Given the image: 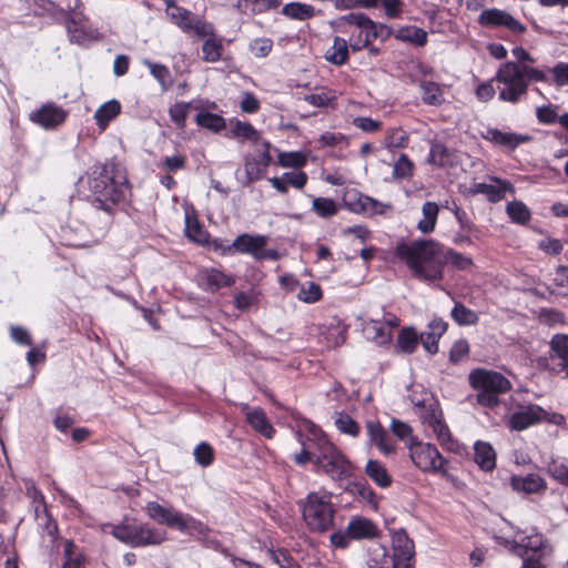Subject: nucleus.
I'll list each match as a JSON object with an SVG mask.
<instances>
[{
    "label": "nucleus",
    "mask_w": 568,
    "mask_h": 568,
    "mask_svg": "<svg viewBox=\"0 0 568 568\" xmlns=\"http://www.w3.org/2000/svg\"><path fill=\"white\" fill-rule=\"evenodd\" d=\"M395 255L405 262L419 280L433 282L443 276L444 247L433 240L398 243Z\"/></svg>",
    "instance_id": "f257e3e1"
},
{
    "label": "nucleus",
    "mask_w": 568,
    "mask_h": 568,
    "mask_svg": "<svg viewBox=\"0 0 568 568\" xmlns=\"http://www.w3.org/2000/svg\"><path fill=\"white\" fill-rule=\"evenodd\" d=\"M494 80L499 99L515 104L527 95L530 82H545L547 75L540 69L508 61L499 67Z\"/></svg>",
    "instance_id": "f03ea898"
},
{
    "label": "nucleus",
    "mask_w": 568,
    "mask_h": 568,
    "mask_svg": "<svg viewBox=\"0 0 568 568\" xmlns=\"http://www.w3.org/2000/svg\"><path fill=\"white\" fill-rule=\"evenodd\" d=\"M88 186L101 207L108 212L111 205L122 202L129 191L126 174L115 163H105L94 169L88 178Z\"/></svg>",
    "instance_id": "7ed1b4c3"
},
{
    "label": "nucleus",
    "mask_w": 568,
    "mask_h": 568,
    "mask_svg": "<svg viewBox=\"0 0 568 568\" xmlns=\"http://www.w3.org/2000/svg\"><path fill=\"white\" fill-rule=\"evenodd\" d=\"M469 383L478 390L477 403L486 407H495L499 404V395L511 388V383L500 373L483 368L469 374Z\"/></svg>",
    "instance_id": "20e7f679"
},
{
    "label": "nucleus",
    "mask_w": 568,
    "mask_h": 568,
    "mask_svg": "<svg viewBox=\"0 0 568 568\" xmlns=\"http://www.w3.org/2000/svg\"><path fill=\"white\" fill-rule=\"evenodd\" d=\"M335 509L331 494L310 493L303 504V518L312 531L324 532L334 525Z\"/></svg>",
    "instance_id": "39448f33"
},
{
    "label": "nucleus",
    "mask_w": 568,
    "mask_h": 568,
    "mask_svg": "<svg viewBox=\"0 0 568 568\" xmlns=\"http://www.w3.org/2000/svg\"><path fill=\"white\" fill-rule=\"evenodd\" d=\"M314 464L331 479L335 481L347 478L351 474V464L343 454L326 438L321 437L316 444Z\"/></svg>",
    "instance_id": "423d86ee"
},
{
    "label": "nucleus",
    "mask_w": 568,
    "mask_h": 568,
    "mask_svg": "<svg viewBox=\"0 0 568 568\" xmlns=\"http://www.w3.org/2000/svg\"><path fill=\"white\" fill-rule=\"evenodd\" d=\"M267 237L264 235H251L247 233L239 235L232 244L221 246L224 254H231L233 251L243 254H251L255 261L265 260L277 261L280 253L275 248H266Z\"/></svg>",
    "instance_id": "0eeeda50"
},
{
    "label": "nucleus",
    "mask_w": 568,
    "mask_h": 568,
    "mask_svg": "<svg viewBox=\"0 0 568 568\" xmlns=\"http://www.w3.org/2000/svg\"><path fill=\"white\" fill-rule=\"evenodd\" d=\"M414 465L424 473H446V460L437 447L429 443L413 442L407 445Z\"/></svg>",
    "instance_id": "6e6552de"
},
{
    "label": "nucleus",
    "mask_w": 568,
    "mask_h": 568,
    "mask_svg": "<svg viewBox=\"0 0 568 568\" xmlns=\"http://www.w3.org/2000/svg\"><path fill=\"white\" fill-rule=\"evenodd\" d=\"M513 549L520 557L536 556L546 558L552 554V546L548 539L535 529L516 532L513 540Z\"/></svg>",
    "instance_id": "1a4fd4ad"
},
{
    "label": "nucleus",
    "mask_w": 568,
    "mask_h": 568,
    "mask_svg": "<svg viewBox=\"0 0 568 568\" xmlns=\"http://www.w3.org/2000/svg\"><path fill=\"white\" fill-rule=\"evenodd\" d=\"M545 367L555 375L568 379V335L555 334L549 341L547 355L540 358Z\"/></svg>",
    "instance_id": "9d476101"
},
{
    "label": "nucleus",
    "mask_w": 568,
    "mask_h": 568,
    "mask_svg": "<svg viewBox=\"0 0 568 568\" xmlns=\"http://www.w3.org/2000/svg\"><path fill=\"white\" fill-rule=\"evenodd\" d=\"M339 23L345 27H354L361 30L364 39L355 38V30L349 36V48L357 52L368 47L374 40H378L375 31L369 27V17L362 12H351L339 18Z\"/></svg>",
    "instance_id": "9b49d317"
},
{
    "label": "nucleus",
    "mask_w": 568,
    "mask_h": 568,
    "mask_svg": "<svg viewBox=\"0 0 568 568\" xmlns=\"http://www.w3.org/2000/svg\"><path fill=\"white\" fill-rule=\"evenodd\" d=\"M145 511L151 519L160 525H166L181 531L186 530L189 527L187 518L172 507L166 508L156 501H149L145 505Z\"/></svg>",
    "instance_id": "f8f14e48"
},
{
    "label": "nucleus",
    "mask_w": 568,
    "mask_h": 568,
    "mask_svg": "<svg viewBox=\"0 0 568 568\" xmlns=\"http://www.w3.org/2000/svg\"><path fill=\"white\" fill-rule=\"evenodd\" d=\"M262 146L263 148L256 151L255 154H247L244 158L246 183L260 180L271 163L272 158L268 151L270 142L263 141Z\"/></svg>",
    "instance_id": "ddd939ff"
},
{
    "label": "nucleus",
    "mask_w": 568,
    "mask_h": 568,
    "mask_svg": "<svg viewBox=\"0 0 568 568\" xmlns=\"http://www.w3.org/2000/svg\"><path fill=\"white\" fill-rule=\"evenodd\" d=\"M478 22L484 27H505L515 33H524L526 27L516 20L511 14L499 9L484 10Z\"/></svg>",
    "instance_id": "4468645a"
},
{
    "label": "nucleus",
    "mask_w": 568,
    "mask_h": 568,
    "mask_svg": "<svg viewBox=\"0 0 568 568\" xmlns=\"http://www.w3.org/2000/svg\"><path fill=\"white\" fill-rule=\"evenodd\" d=\"M546 410L535 404L521 406L517 412L513 413L509 417V426L515 430H524L535 424L540 423L546 418Z\"/></svg>",
    "instance_id": "2eb2a0df"
},
{
    "label": "nucleus",
    "mask_w": 568,
    "mask_h": 568,
    "mask_svg": "<svg viewBox=\"0 0 568 568\" xmlns=\"http://www.w3.org/2000/svg\"><path fill=\"white\" fill-rule=\"evenodd\" d=\"M67 112L55 104L48 103L30 114L31 121L44 129H53L64 122Z\"/></svg>",
    "instance_id": "dca6fc26"
},
{
    "label": "nucleus",
    "mask_w": 568,
    "mask_h": 568,
    "mask_svg": "<svg viewBox=\"0 0 568 568\" xmlns=\"http://www.w3.org/2000/svg\"><path fill=\"white\" fill-rule=\"evenodd\" d=\"M365 427L371 444L375 445L383 455L388 456L396 452L395 442L387 435L379 422L367 420Z\"/></svg>",
    "instance_id": "f3484780"
},
{
    "label": "nucleus",
    "mask_w": 568,
    "mask_h": 568,
    "mask_svg": "<svg viewBox=\"0 0 568 568\" xmlns=\"http://www.w3.org/2000/svg\"><path fill=\"white\" fill-rule=\"evenodd\" d=\"M268 181L277 192L286 194L288 186L302 190L306 185L308 176L303 171H291L283 173L281 176L271 178Z\"/></svg>",
    "instance_id": "a211bd4d"
},
{
    "label": "nucleus",
    "mask_w": 568,
    "mask_h": 568,
    "mask_svg": "<svg viewBox=\"0 0 568 568\" xmlns=\"http://www.w3.org/2000/svg\"><path fill=\"white\" fill-rule=\"evenodd\" d=\"M486 139L506 150L513 151L518 145L529 142L531 136L528 134L503 132L498 129H488Z\"/></svg>",
    "instance_id": "6ab92c4d"
},
{
    "label": "nucleus",
    "mask_w": 568,
    "mask_h": 568,
    "mask_svg": "<svg viewBox=\"0 0 568 568\" xmlns=\"http://www.w3.org/2000/svg\"><path fill=\"white\" fill-rule=\"evenodd\" d=\"M447 329V323L443 320H433L427 329L419 335V342L429 354L438 352V341Z\"/></svg>",
    "instance_id": "aec40b11"
},
{
    "label": "nucleus",
    "mask_w": 568,
    "mask_h": 568,
    "mask_svg": "<svg viewBox=\"0 0 568 568\" xmlns=\"http://www.w3.org/2000/svg\"><path fill=\"white\" fill-rule=\"evenodd\" d=\"M393 558L413 560L415 547L413 540L404 529L394 530L392 536Z\"/></svg>",
    "instance_id": "412c9836"
},
{
    "label": "nucleus",
    "mask_w": 568,
    "mask_h": 568,
    "mask_svg": "<svg viewBox=\"0 0 568 568\" xmlns=\"http://www.w3.org/2000/svg\"><path fill=\"white\" fill-rule=\"evenodd\" d=\"M165 539V532L158 531L156 529L146 526L133 525L130 546L140 547L146 545H159Z\"/></svg>",
    "instance_id": "4be33fe9"
},
{
    "label": "nucleus",
    "mask_w": 568,
    "mask_h": 568,
    "mask_svg": "<svg viewBox=\"0 0 568 568\" xmlns=\"http://www.w3.org/2000/svg\"><path fill=\"white\" fill-rule=\"evenodd\" d=\"M201 285L204 290L215 292L222 287H227L234 284L235 278L226 275L223 272L211 268L203 271L200 275Z\"/></svg>",
    "instance_id": "5701e85b"
},
{
    "label": "nucleus",
    "mask_w": 568,
    "mask_h": 568,
    "mask_svg": "<svg viewBox=\"0 0 568 568\" xmlns=\"http://www.w3.org/2000/svg\"><path fill=\"white\" fill-rule=\"evenodd\" d=\"M474 460L481 470H493L496 466V452L491 444L477 440L474 445Z\"/></svg>",
    "instance_id": "b1692460"
},
{
    "label": "nucleus",
    "mask_w": 568,
    "mask_h": 568,
    "mask_svg": "<svg viewBox=\"0 0 568 568\" xmlns=\"http://www.w3.org/2000/svg\"><path fill=\"white\" fill-rule=\"evenodd\" d=\"M511 487L517 491L536 494L546 489V481L537 474H528L525 477L514 476Z\"/></svg>",
    "instance_id": "393cba45"
},
{
    "label": "nucleus",
    "mask_w": 568,
    "mask_h": 568,
    "mask_svg": "<svg viewBox=\"0 0 568 568\" xmlns=\"http://www.w3.org/2000/svg\"><path fill=\"white\" fill-rule=\"evenodd\" d=\"M165 13L170 20L183 31H191L193 14L191 11L175 4L174 0H165Z\"/></svg>",
    "instance_id": "a878e982"
},
{
    "label": "nucleus",
    "mask_w": 568,
    "mask_h": 568,
    "mask_svg": "<svg viewBox=\"0 0 568 568\" xmlns=\"http://www.w3.org/2000/svg\"><path fill=\"white\" fill-rule=\"evenodd\" d=\"M363 332L367 339L377 345H386L392 341L390 329H386L379 320H369L364 323Z\"/></svg>",
    "instance_id": "bb28decb"
},
{
    "label": "nucleus",
    "mask_w": 568,
    "mask_h": 568,
    "mask_svg": "<svg viewBox=\"0 0 568 568\" xmlns=\"http://www.w3.org/2000/svg\"><path fill=\"white\" fill-rule=\"evenodd\" d=\"M495 183L475 184V192L487 195L490 202H498L505 197L507 190H511V184L500 179H494Z\"/></svg>",
    "instance_id": "cd10ccee"
},
{
    "label": "nucleus",
    "mask_w": 568,
    "mask_h": 568,
    "mask_svg": "<svg viewBox=\"0 0 568 568\" xmlns=\"http://www.w3.org/2000/svg\"><path fill=\"white\" fill-rule=\"evenodd\" d=\"M365 474L381 488H388L393 483L392 476L388 474L386 467L376 459H369L366 463Z\"/></svg>",
    "instance_id": "c85d7f7f"
},
{
    "label": "nucleus",
    "mask_w": 568,
    "mask_h": 568,
    "mask_svg": "<svg viewBox=\"0 0 568 568\" xmlns=\"http://www.w3.org/2000/svg\"><path fill=\"white\" fill-rule=\"evenodd\" d=\"M348 47L349 39L345 40L339 37H335L333 40V44L325 51V59L335 64L343 65L348 60Z\"/></svg>",
    "instance_id": "c756f323"
},
{
    "label": "nucleus",
    "mask_w": 568,
    "mask_h": 568,
    "mask_svg": "<svg viewBox=\"0 0 568 568\" xmlns=\"http://www.w3.org/2000/svg\"><path fill=\"white\" fill-rule=\"evenodd\" d=\"M439 213V206L437 203L427 201L422 206L423 219L418 221L417 229L423 234L432 233L437 223V217Z\"/></svg>",
    "instance_id": "7c9ffc66"
},
{
    "label": "nucleus",
    "mask_w": 568,
    "mask_h": 568,
    "mask_svg": "<svg viewBox=\"0 0 568 568\" xmlns=\"http://www.w3.org/2000/svg\"><path fill=\"white\" fill-rule=\"evenodd\" d=\"M121 112V104L118 100H110L103 103L94 113L97 125L101 130H105L109 123L114 120Z\"/></svg>",
    "instance_id": "2f4dec72"
},
{
    "label": "nucleus",
    "mask_w": 568,
    "mask_h": 568,
    "mask_svg": "<svg viewBox=\"0 0 568 568\" xmlns=\"http://www.w3.org/2000/svg\"><path fill=\"white\" fill-rule=\"evenodd\" d=\"M247 423L261 435L272 438L274 428L268 422L265 413L261 408H254L246 413Z\"/></svg>",
    "instance_id": "473e14b6"
},
{
    "label": "nucleus",
    "mask_w": 568,
    "mask_h": 568,
    "mask_svg": "<svg viewBox=\"0 0 568 568\" xmlns=\"http://www.w3.org/2000/svg\"><path fill=\"white\" fill-rule=\"evenodd\" d=\"M230 134L232 138L258 142L261 140L260 133L253 128L250 122H243L236 119L230 120Z\"/></svg>",
    "instance_id": "72a5a7b5"
},
{
    "label": "nucleus",
    "mask_w": 568,
    "mask_h": 568,
    "mask_svg": "<svg viewBox=\"0 0 568 568\" xmlns=\"http://www.w3.org/2000/svg\"><path fill=\"white\" fill-rule=\"evenodd\" d=\"M392 559L382 545H374L367 551L366 568H390Z\"/></svg>",
    "instance_id": "f704fd0d"
},
{
    "label": "nucleus",
    "mask_w": 568,
    "mask_h": 568,
    "mask_svg": "<svg viewBox=\"0 0 568 568\" xmlns=\"http://www.w3.org/2000/svg\"><path fill=\"white\" fill-rule=\"evenodd\" d=\"M395 38L415 45H424L427 42V32L416 26H407L398 29Z\"/></svg>",
    "instance_id": "c9c22d12"
},
{
    "label": "nucleus",
    "mask_w": 568,
    "mask_h": 568,
    "mask_svg": "<svg viewBox=\"0 0 568 568\" xmlns=\"http://www.w3.org/2000/svg\"><path fill=\"white\" fill-rule=\"evenodd\" d=\"M282 13L290 19L305 21L315 16V8L306 3L291 2L283 7Z\"/></svg>",
    "instance_id": "e433bc0d"
},
{
    "label": "nucleus",
    "mask_w": 568,
    "mask_h": 568,
    "mask_svg": "<svg viewBox=\"0 0 568 568\" xmlns=\"http://www.w3.org/2000/svg\"><path fill=\"white\" fill-rule=\"evenodd\" d=\"M195 122L199 126L210 130L214 133L222 131L226 125L224 118L205 110H201L196 114Z\"/></svg>",
    "instance_id": "4c0bfd02"
},
{
    "label": "nucleus",
    "mask_w": 568,
    "mask_h": 568,
    "mask_svg": "<svg viewBox=\"0 0 568 568\" xmlns=\"http://www.w3.org/2000/svg\"><path fill=\"white\" fill-rule=\"evenodd\" d=\"M348 534L353 539L369 538L375 535L376 528L374 524L365 518H356L347 525Z\"/></svg>",
    "instance_id": "58836bf2"
},
{
    "label": "nucleus",
    "mask_w": 568,
    "mask_h": 568,
    "mask_svg": "<svg viewBox=\"0 0 568 568\" xmlns=\"http://www.w3.org/2000/svg\"><path fill=\"white\" fill-rule=\"evenodd\" d=\"M450 316L460 326L476 325L479 321L478 314L460 302L455 303Z\"/></svg>",
    "instance_id": "ea45409f"
},
{
    "label": "nucleus",
    "mask_w": 568,
    "mask_h": 568,
    "mask_svg": "<svg viewBox=\"0 0 568 568\" xmlns=\"http://www.w3.org/2000/svg\"><path fill=\"white\" fill-rule=\"evenodd\" d=\"M312 211L322 219H329L337 214L338 206L333 199L314 197L312 201Z\"/></svg>",
    "instance_id": "a19ab883"
},
{
    "label": "nucleus",
    "mask_w": 568,
    "mask_h": 568,
    "mask_svg": "<svg viewBox=\"0 0 568 568\" xmlns=\"http://www.w3.org/2000/svg\"><path fill=\"white\" fill-rule=\"evenodd\" d=\"M455 155L442 143H434L429 153V162L437 166H447L454 163Z\"/></svg>",
    "instance_id": "79ce46f5"
},
{
    "label": "nucleus",
    "mask_w": 568,
    "mask_h": 568,
    "mask_svg": "<svg viewBox=\"0 0 568 568\" xmlns=\"http://www.w3.org/2000/svg\"><path fill=\"white\" fill-rule=\"evenodd\" d=\"M394 211L392 203H384L374 197L365 195L363 215L373 217L375 215H387Z\"/></svg>",
    "instance_id": "37998d69"
},
{
    "label": "nucleus",
    "mask_w": 568,
    "mask_h": 568,
    "mask_svg": "<svg viewBox=\"0 0 568 568\" xmlns=\"http://www.w3.org/2000/svg\"><path fill=\"white\" fill-rule=\"evenodd\" d=\"M422 89V100L426 104L430 105H439L443 99V91L439 84L432 81H424L420 83Z\"/></svg>",
    "instance_id": "c03bdc74"
},
{
    "label": "nucleus",
    "mask_w": 568,
    "mask_h": 568,
    "mask_svg": "<svg viewBox=\"0 0 568 568\" xmlns=\"http://www.w3.org/2000/svg\"><path fill=\"white\" fill-rule=\"evenodd\" d=\"M442 447L455 452L458 444L453 439L449 428L444 420L430 427Z\"/></svg>",
    "instance_id": "a18cd8bd"
},
{
    "label": "nucleus",
    "mask_w": 568,
    "mask_h": 568,
    "mask_svg": "<svg viewBox=\"0 0 568 568\" xmlns=\"http://www.w3.org/2000/svg\"><path fill=\"white\" fill-rule=\"evenodd\" d=\"M352 493L359 498L362 501L366 503L372 509L376 510L378 507V497L375 491L364 483H356L352 487Z\"/></svg>",
    "instance_id": "49530a36"
},
{
    "label": "nucleus",
    "mask_w": 568,
    "mask_h": 568,
    "mask_svg": "<svg viewBox=\"0 0 568 568\" xmlns=\"http://www.w3.org/2000/svg\"><path fill=\"white\" fill-rule=\"evenodd\" d=\"M365 194L357 190H347L343 195L344 206L356 214H363Z\"/></svg>",
    "instance_id": "de8ad7c7"
},
{
    "label": "nucleus",
    "mask_w": 568,
    "mask_h": 568,
    "mask_svg": "<svg viewBox=\"0 0 568 568\" xmlns=\"http://www.w3.org/2000/svg\"><path fill=\"white\" fill-rule=\"evenodd\" d=\"M185 233L191 241L200 244L206 243L209 239L207 232L201 226L199 221L190 216L185 219Z\"/></svg>",
    "instance_id": "09e8293b"
},
{
    "label": "nucleus",
    "mask_w": 568,
    "mask_h": 568,
    "mask_svg": "<svg viewBox=\"0 0 568 568\" xmlns=\"http://www.w3.org/2000/svg\"><path fill=\"white\" fill-rule=\"evenodd\" d=\"M307 158L301 151L281 152L277 156V163L283 168L298 169L306 164Z\"/></svg>",
    "instance_id": "8fccbe9b"
},
{
    "label": "nucleus",
    "mask_w": 568,
    "mask_h": 568,
    "mask_svg": "<svg viewBox=\"0 0 568 568\" xmlns=\"http://www.w3.org/2000/svg\"><path fill=\"white\" fill-rule=\"evenodd\" d=\"M419 342V336L413 328H403L398 335L397 344L407 354H412Z\"/></svg>",
    "instance_id": "3c124183"
},
{
    "label": "nucleus",
    "mask_w": 568,
    "mask_h": 568,
    "mask_svg": "<svg viewBox=\"0 0 568 568\" xmlns=\"http://www.w3.org/2000/svg\"><path fill=\"white\" fill-rule=\"evenodd\" d=\"M506 211L511 221L518 224H526L530 220L529 209L520 201L510 202Z\"/></svg>",
    "instance_id": "603ef678"
},
{
    "label": "nucleus",
    "mask_w": 568,
    "mask_h": 568,
    "mask_svg": "<svg viewBox=\"0 0 568 568\" xmlns=\"http://www.w3.org/2000/svg\"><path fill=\"white\" fill-rule=\"evenodd\" d=\"M223 50L222 41L216 38H210L202 45L203 59L206 62H216L221 59Z\"/></svg>",
    "instance_id": "864d4df0"
},
{
    "label": "nucleus",
    "mask_w": 568,
    "mask_h": 568,
    "mask_svg": "<svg viewBox=\"0 0 568 568\" xmlns=\"http://www.w3.org/2000/svg\"><path fill=\"white\" fill-rule=\"evenodd\" d=\"M389 428L398 439L407 442V445L417 440L413 435V428L405 422L392 418Z\"/></svg>",
    "instance_id": "5fc2aeb1"
},
{
    "label": "nucleus",
    "mask_w": 568,
    "mask_h": 568,
    "mask_svg": "<svg viewBox=\"0 0 568 568\" xmlns=\"http://www.w3.org/2000/svg\"><path fill=\"white\" fill-rule=\"evenodd\" d=\"M414 164L406 154H400L393 168L395 179H409L413 176Z\"/></svg>",
    "instance_id": "6e6d98bb"
},
{
    "label": "nucleus",
    "mask_w": 568,
    "mask_h": 568,
    "mask_svg": "<svg viewBox=\"0 0 568 568\" xmlns=\"http://www.w3.org/2000/svg\"><path fill=\"white\" fill-rule=\"evenodd\" d=\"M305 101L318 108L333 106L336 101V97L329 90H322L318 93H312L306 95Z\"/></svg>",
    "instance_id": "4d7b16f0"
},
{
    "label": "nucleus",
    "mask_w": 568,
    "mask_h": 568,
    "mask_svg": "<svg viewBox=\"0 0 568 568\" xmlns=\"http://www.w3.org/2000/svg\"><path fill=\"white\" fill-rule=\"evenodd\" d=\"M194 458L202 467L210 466L214 460V450L207 443L199 444L193 452Z\"/></svg>",
    "instance_id": "13d9d810"
},
{
    "label": "nucleus",
    "mask_w": 568,
    "mask_h": 568,
    "mask_svg": "<svg viewBox=\"0 0 568 568\" xmlns=\"http://www.w3.org/2000/svg\"><path fill=\"white\" fill-rule=\"evenodd\" d=\"M190 108L191 103L189 102H178L169 109L170 118L176 126L181 129L185 126V120Z\"/></svg>",
    "instance_id": "bf43d9fd"
},
{
    "label": "nucleus",
    "mask_w": 568,
    "mask_h": 568,
    "mask_svg": "<svg viewBox=\"0 0 568 568\" xmlns=\"http://www.w3.org/2000/svg\"><path fill=\"white\" fill-rule=\"evenodd\" d=\"M337 429L343 433L356 437L359 434V425L347 414H339L335 419Z\"/></svg>",
    "instance_id": "052dcab7"
},
{
    "label": "nucleus",
    "mask_w": 568,
    "mask_h": 568,
    "mask_svg": "<svg viewBox=\"0 0 568 568\" xmlns=\"http://www.w3.org/2000/svg\"><path fill=\"white\" fill-rule=\"evenodd\" d=\"M549 471L555 480L568 487V459L552 460Z\"/></svg>",
    "instance_id": "680f3d73"
},
{
    "label": "nucleus",
    "mask_w": 568,
    "mask_h": 568,
    "mask_svg": "<svg viewBox=\"0 0 568 568\" xmlns=\"http://www.w3.org/2000/svg\"><path fill=\"white\" fill-rule=\"evenodd\" d=\"M151 74L160 82L163 90H168L172 85L170 71L165 65L148 63Z\"/></svg>",
    "instance_id": "e2e57ef3"
},
{
    "label": "nucleus",
    "mask_w": 568,
    "mask_h": 568,
    "mask_svg": "<svg viewBox=\"0 0 568 568\" xmlns=\"http://www.w3.org/2000/svg\"><path fill=\"white\" fill-rule=\"evenodd\" d=\"M554 285L559 295L568 296V266H558L556 268Z\"/></svg>",
    "instance_id": "0e129e2a"
},
{
    "label": "nucleus",
    "mask_w": 568,
    "mask_h": 568,
    "mask_svg": "<svg viewBox=\"0 0 568 568\" xmlns=\"http://www.w3.org/2000/svg\"><path fill=\"white\" fill-rule=\"evenodd\" d=\"M273 48V41L268 38L255 39L251 45V52L257 58H265L270 54Z\"/></svg>",
    "instance_id": "69168bd1"
},
{
    "label": "nucleus",
    "mask_w": 568,
    "mask_h": 568,
    "mask_svg": "<svg viewBox=\"0 0 568 568\" xmlns=\"http://www.w3.org/2000/svg\"><path fill=\"white\" fill-rule=\"evenodd\" d=\"M74 544L72 540H65L64 542V562L62 568H80L81 567V557L80 555H75Z\"/></svg>",
    "instance_id": "338daca9"
},
{
    "label": "nucleus",
    "mask_w": 568,
    "mask_h": 568,
    "mask_svg": "<svg viewBox=\"0 0 568 568\" xmlns=\"http://www.w3.org/2000/svg\"><path fill=\"white\" fill-rule=\"evenodd\" d=\"M554 83L557 87L568 85V62H559L551 68Z\"/></svg>",
    "instance_id": "774afa93"
}]
</instances>
